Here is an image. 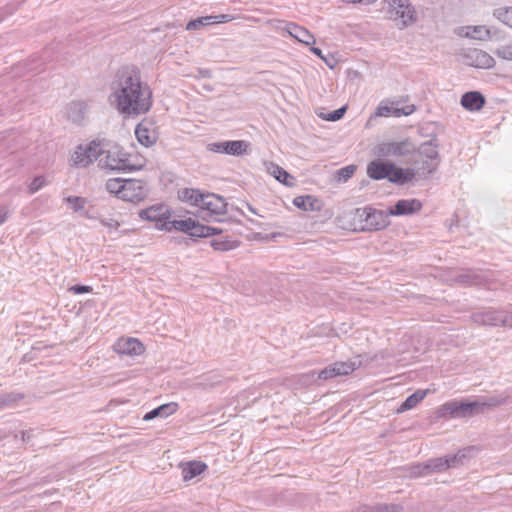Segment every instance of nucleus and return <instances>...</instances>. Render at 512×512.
I'll return each instance as SVG.
<instances>
[{
	"label": "nucleus",
	"instance_id": "nucleus-49",
	"mask_svg": "<svg viewBox=\"0 0 512 512\" xmlns=\"http://www.w3.org/2000/svg\"><path fill=\"white\" fill-rule=\"evenodd\" d=\"M495 54L504 60L512 61V44L500 46L496 49Z\"/></svg>",
	"mask_w": 512,
	"mask_h": 512
},
{
	"label": "nucleus",
	"instance_id": "nucleus-46",
	"mask_svg": "<svg viewBox=\"0 0 512 512\" xmlns=\"http://www.w3.org/2000/svg\"><path fill=\"white\" fill-rule=\"evenodd\" d=\"M393 109H394L393 106L389 105L385 101H381L380 104L377 106L374 115L377 117L393 116Z\"/></svg>",
	"mask_w": 512,
	"mask_h": 512
},
{
	"label": "nucleus",
	"instance_id": "nucleus-28",
	"mask_svg": "<svg viewBox=\"0 0 512 512\" xmlns=\"http://www.w3.org/2000/svg\"><path fill=\"white\" fill-rule=\"evenodd\" d=\"M427 395L426 390H416L414 393L409 395L397 409L398 413H403L417 406Z\"/></svg>",
	"mask_w": 512,
	"mask_h": 512
},
{
	"label": "nucleus",
	"instance_id": "nucleus-21",
	"mask_svg": "<svg viewBox=\"0 0 512 512\" xmlns=\"http://www.w3.org/2000/svg\"><path fill=\"white\" fill-rule=\"evenodd\" d=\"M486 103L484 95L479 91H468L461 96L460 104L468 111H479Z\"/></svg>",
	"mask_w": 512,
	"mask_h": 512
},
{
	"label": "nucleus",
	"instance_id": "nucleus-37",
	"mask_svg": "<svg viewBox=\"0 0 512 512\" xmlns=\"http://www.w3.org/2000/svg\"><path fill=\"white\" fill-rule=\"evenodd\" d=\"M123 182H124V179H121V178L109 179L106 182V189L108 192L114 193L118 198L122 199Z\"/></svg>",
	"mask_w": 512,
	"mask_h": 512
},
{
	"label": "nucleus",
	"instance_id": "nucleus-53",
	"mask_svg": "<svg viewBox=\"0 0 512 512\" xmlns=\"http://www.w3.org/2000/svg\"><path fill=\"white\" fill-rule=\"evenodd\" d=\"M33 429H29V430H23L21 431V439L23 442H29L31 440V438L33 437Z\"/></svg>",
	"mask_w": 512,
	"mask_h": 512
},
{
	"label": "nucleus",
	"instance_id": "nucleus-41",
	"mask_svg": "<svg viewBox=\"0 0 512 512\" xmlns=\"http://www.w3.org/2000/svg\"><path fill=\"white\" fill-rule=\"evenodd\" d=\"M65 202L71 205V208L74 212H82L84 211L86 199L79 196H68L65 199Z\"/></svg>",
	"mask_w": 512,
	"mask_h": 512
},
{
	"label": "nucleus",
	"instance_id": "nucleus-19",
	"mask_svg": "<svg viewBox=\"0 0 512 512\" xmlns=\"http://www.w3.org/2000/svg\"><path fill=\"white\" fill-rule=\"evenodd\" d=\"M115 351L125 355H140L144 351V345L136 338H121L115 344Z\"/></svg>",
	"mask_w": 512,
	"mask_h": 512
},
{
	"label": "nucleus",
	"instance_id": "nucleus-7",
	"mask_svg": "<svg viewBox=\"0 0 512 512\" xmlns=\"http://www.w3.org/2000/svg\"><path fill=\"white\" fill-rule=\"evenodd\" d=\"M388 13L391 19L400 20V29L414 25L418 21V14L411 0H389Z\"/></svg>",
	"mask_w": 512,
	"mask_h": 512
},
{
	"label": "nucleus",
	"instance_id": "nucleus-27",
	"mask_svg": "<svg viewBox=\"0 0 512 512\" xmlns=\"http://www.w3.org/2000/svg\"><path fill=\"white\" fill-rule=\"evenodd\" d=\"M204 192L194 188H183L178 191V198L192 206L199 207Z\"/></svg>",
	"mask_w": 512,
	"mask_h": 512
},
{
	"label": "nucleus",
	"instance_id": "nucleus-44",
	"mask_svg": "<svg viewBox=\"0 0 512 512\" xmlns=\"http://www.w3.org/2000/svg\"><path fill=\"white\" fill-rule=\"evenodd\" d=\"M404 507L401 504L378 503L374 505V512H401Z\"/></svg>",
	"mask_w": 512,
	"mask_h": 512
},
{
	"label": "nucleus",
	"instance_id": "nucleus-10",
	"mask_svg": "<svg viewBox=\"0 0 512 512\" xmlns=\"http://www.w3.org/2000/svg\"><path fill=\"white\" fill-rule=\"evenodd\" d=\"M170 211L163 204L152 205L146 209L139 211V217L142 220L155 222V227L161 231H172L173 227H170Z\"/></svg>",
	"mask_w": 512,
	"mask_h": 512
},
{
	"label": "nucleus",
	"instance_id": "nucleus-40",
	"mask_svg": "<svg viewBox=\"0 0 512 512\" xmlns=\"http://www.w3.org/2000/svg\"><path fill=\"white\" fill-rule=\"evenodd\" d=\"M81 159H83L84 161H88V159H86V153H85V148H84V145L80 144L79 146H77L74 154L72 155V161L74 163L75 166L77 167H87L89 166L91 163H86V162H79Z\"/></svg>",
	"mask_w": 512,
	"mask_h": 512
},
{
	"label": "nucleus",
	"instance_id": "nucleus-11",
	"mask_svg": "<svg viewBox=\"0 0 512 512\" xmlns=\"http://www.w3.org/2000/svg\"><path fill=\"white\" fill-rule=\"evenodd\" d=\"M250 143L245 140H225L206 145V150L213 153L231 156H242L248 153Z\"/></svg>",
	"mask_w": 512,
	"mask_h": 512
},
{
	"label": "nucleus",
	"instance_id": "nucleus-4",
	"mask_svg": "<svg viewBox=\"0 0 512 512\" xmlns=\"http://www.w3.org/2000/svg\"><path fill=\"white\" fill-rule=\"evenodd\" d=\"M170 227L174 230L180 231L190 237L193 241H198L202 238H208L214 235L223 233V230L200 223L197 219L186 218L181 220H172L169 223Z\"/></svg>",
	"mask_w": 512,
	"mask_h": 512
},
{
	"label": "nucleus",
	"instance_id": "nucleus-6",
	"mask_svg": "<svg viewBox=\"0 0 512 512\" xmlns=\"http://www.w3.org/2000/svg\"><path fill=\"white\" fill-rule=\"evenodd\" d=\"M471 320L477 325L512 328V310L489 307L473 312Z\"/></svg>",
	"mask_w": 512,
	"mask_h": 512
},
{
	"label": "nucleus",
	"instance_id": "nucleus-26",
	"mask_svg": "<svg viewBox=\"0 0 512 512\" xmlns=\"http://www.w3.org/2000/svg\"><path fill=\"white\" fill-rule=\"evenodd\" d=\"M455 282L464 286H477L483 282V277L474 270L466 269L458 273Z\"/></svg>",
	"mask_w": 512,
	"mask_h": 512
},
{
	"label": "nucleus",
	"instance_id": "nucleus-36",
	"mask_svg": "<svg viewBox=\"0 0 512 512\" xmlns=\"http://www.w3.org/2000/svg\"><path fill=\"white\" fill-rule=\"evenodd\" d=\"M212 24L213 23H212L211 15L203 16V17H198L196 19L190 20L186 24V30H188V31L198 30V29H200L202 27L209 26V25H212Z\"/></svg>",
	"mask_w": 512,
	"mask_h": 512
},
{
	"label": "nucleus",
	"instance_id": "nucleus-54",
	"mask_svg": "<svg viewBox=\"0 0 512 512\" xmlns=\"http://www.w3.org/2000/svg\"><path fill=\"white\" fill-rule=\"evenodd\" d=\"M197 73H198V76L201 78H211L212 77L211 70L206 69V68H199L197 70Z\"/></svg>",
	"mask_w": 512,
	"mask_h": 512
},
{
	"label": "nucleus",
	"instance_id": "nucleus-57",
	"mask_svg": "<svg viewBox=\"0 0 512 512\" xmlns=\"http://www.w3.org/2000/svg\"><path fill=\"white\" fill-rule=\"evenodd\" d=\"M404 114H405V109H403V107H401V108L394 107V109H393L394 117H401V116H404Z\"/></svg>",
	"mask_w": 512,
	"mask_h": 512
},
{
	"label": "nucleus",
	"instance_id": "nucleus-29",
	"mask_svg": "<svg viewBox=\"0 0 512 512\" xmlns=\"http://www.w3.org/2000/svg\"><path fill=\"white\" fill-rule=\"evenodd\" d=\"M473 450V447H467L464 449H460L455 454H447L445 455L446 463L449 464L450 468H456L461 465H464L465 461L470 457L469 453Z\"/></svg>",
	"mask_w": 512,
	"mask_h": 512
},
{
	"label": "nucleus",
	"instance_id": "nucleus-34",
	"mask_svg": "<svg viewBox=\"0 0 512 512\" xmlns=\"http://www.w3.org/2000/svg\"><path fill=\"white\" fill-rule=\"evenodd\" d=\"M445 457L432 458L425 462L428 475L431 473H441L449 469Z\"/></svg>",
	"mask_w": 512,
	"mask_h": 512
},
{
	"label": "nucleus",
	"instance_id": "nucleus-8",
	"mask_svg": "<svg viewBox=\"0 0 512 512\" xmlns=\"http://www.w3.org/2000/svg\"><path fill=\"white\" fill-rule=\"evenodd\" d=\"M440 144L437 138V134H431V139L421 143L417 148L415 147L414 153H418L420 156L425 157L427 160V168L423 167L428 174H434L441 162L440 154L438 151Z\"/></svg>",
	"mask_w": 512,
	"mask_h": 512
},
{
	"label": "nucleus",
	"instance_id": "nucleus-9",
	"mask_svg": "<svg viewBox=\"0 0 512 512\" xmlns=\"http://www.w3.org/2000/svg\"><path fill=\"white\" fill-rule=\"evenodd\" d=\"M415 146L408 140L381 142L373 148V153L377 157L386 159L390 156L404 157L414 153Z\"/></svg>",
	"mask_w": 512,
	"mask_h": 512
},
{
	"label": "nucleus",
	"instance_id": "nucleus-39",
	"mask_svg": "<svg viewBox=\"0 0 512 512\" xmlns=\"http://www.w3.org/2000/svg\"><path fill=\"white\" fill-rule=\"evenodd\" d=\"M347 107L342 106L338 109H335L329 113H321L319 114V117L323 120L329 121V122H336L342 119L346 113Z\"/></svg>",
	"mask_w": 512,
	"mask_h": 512
},
{
	"label": "nucleus",
	"instance_id": "nucleus-17",
	"mask_svg": "<svg viewBox=\"0 0 512 512\" xmlns=\"http://www.w3.org/2000/svg\"><path fill=\"white\" fill-rule=\"evenodd\" d=\"M179 468L181 469L183 481L188 482L205 472L208 469V466L203 461L191 460L188 462H181L179 464Z\"/></svg>",
	"mask_w": 512,
	"mask_h": 512
},
{
	"label": "nucleus",
	"instance_id": "nucleus-47",
	"mask_svg": "<svg viewBox=\"0 0 512 512\" xmlns=\"http://www.w3.org/2000/svg\"><path fill=\"white\" fill-rule=\"evenodd\" d=\"M317 381L319 380H329L336 377L335 367L334 365H330L320 371H316Z\"/></svg>",
	"mask_w": 512,
	"mask_h": 512
},
{
	"label": "nucleus",
	"instance_id": "nucleus-38",
	"mask_svg": "<svg viewBox=\"0 0 512 512\" xmlns=\"http://www.w3.org/2000/svg\"><path fill=\"white\" fill-rule=\"evenodd\" d=\"M316 370H311L306 373H302L297 376V384L303 387H308L313 384H317Z\"/></svg>",
	"mask_w": 512,
	"mask_h": 512
},
{
	"label": "nucleus",
	"instance_id": "nucleus-45",
	"mask_svg": "<svg viewBox=\"0 0 512 512\" xmlns=\"http://www.w3.org/2000/svg\"><path fill=\"white\" fill-rule=\"evenodd\" d=\"M356 171L355 165H348L345 167L340 168L337 171L338 181L340 182H346L348 179H350Z\"/></svg>",
	"mask_w": 512,
	"mask_h": 512
},
{
	"label": "nucleus",
	"instance_id": "nucleus-15",
	"mask_svg": "<svg viewBox=\"0 0 512 512\" xmlns=\"http://www.w3.org/2000/svg\"><path fill=\"white\" fill-rule=\"evenodd\" d=\"M422 202L416 198L400 199L388 208L391 216H406L418 213L422 209Z\"/></svg>",
	"mask_w": 512,
	"mask_h": 512
},
{
	"label": "nucleus",
	"instance_id": "nucleus-52",
	"mask_svg": "<svg viewBox=\"0 0 512 512\" xmlns=\"http://www.w3.org/2000/svg\"><path fill=\"white\" fill-rule=\"evenodd\" d=\"M101 224L109 229H118V227L120 226L119 222L113 218H108V219H101L100 220Z\"/></svg>",
	"mask_w": 512,
	"mask_h": 512
},
{
	"label": "nucleus",
	"instance_id": "nucleus-60",
	"mask_svg": "<svg viewBox=\"0 0 512 512\" xmlns=\"http://www.w3.org/2000/svg\"><path fill=\"white\" fill-rule=\"evenodd\" d=\"M403 109H405L404 116H408V115L412 114L415 111V106L414 105H407V106L403 107Z\"/></svg>",
	"mask_w": 512,
	"mask_h": 512
},
{
	"label": "nucleus",
	"instance_id": "nucleus-2",
	"mask_svg": "<svg viewBox=\"0 0 512 512\" xmlns=\"http://www.w3.org/2000/svg\"><path fill=\"white\" fill-rule=\"evenodd\" d=\"M511 394L504 391L498 395L488 397H479L475 400L469 399H452L435 410L436 419H461L471 418L478 414L484 413L485 409L504 405L508 402Z\"/></svg>",
	"mask_w": 512,
	"mask_h": 512
},
{
	"label": "nucleus",
	"instance_id": "nucleus-1",
	"mask_svg": "<svg viewBox=\"0 0 512 512\" xmlns=\"http://www.w3.org/2000/svg\"><path fill=\"white\" fill-rule=\"evenodd\" d=\"M111 91L110 103L125 117L146 114L153 106L152 90L142 81L137 66L125 65L119 68L111 83Z\"/></svg>",
	"mask_w": 512,
	"mask_h": 512
},
{
	"label": "nucleus",
	"instance_id": "nucleus-48",
	"mask_svg": "<svg viewBox=\"0 0 512 512\" xmlns=\"http://www.w3.org/2000/svg\"><path fill=\"white\" fill-rule=\"evenodd\" d=\"M46 185V179L44 176L38 175L34 177L30 185L28 186V190L30 194H34L43 188Z\"/></svg>",
	"mask_w": 512,
	"mask_h": 512
},
{
	"label": "nucleus",
	"instance_id": "nucleus-31",
	"mask_svg": "<svg viewBox=\"0 0 512 512\" xmlns=\"http://www.w3.org/2000/svg\"><path fill=\"white\" fill-rule=\"evenodd\" d=\"M85 153H86V163H92L94 160H97L99 157L104 155L105 149L101 147V142L97 140H93L87 145H84ZM84 160L81 159L79 162Z\"/></svg>",
	"mask_w": 512,
	"mask_h": 512
},
{
	"label": "nucleus",
	"instance_id": "nucleus-59",
	"mask_svg": "<svg viewBox=\"0 0 512 512\" xmlns=\"http://www.w3.org/2000/svg\"><path fill=\"white\" fill-rule=\"evenodd\" d=\"M310 51H311L314 55L318 56L319 58H321V59H323V58H324L323 52H322V50H321L320 48H318V47H313V46H312V47L310 48Z\"/></svg>",
	"mask_w": 512,
	"mask_h": 512
},
{
	"label": "nucleus",
	"instance_id": "nucleus-32",
	"mask_svg": "<svg viewBox=\"0 0 512 512\" xmlns=\"http://www.w3.org/2000/svg\"><path fill=\"white\" fill-rule=\"evenodd\" d=\"M210 245L214 250L217 251H229L238 247L239 242L232 240L230 237L225 236L218 239H212Z\"/></svg>",
	"mask_w": 512,
	"mask_h": 512
},
{
	"label": "nucleus",
	"instance_id": "nucleus-63",
	"mask_svg": "<svg viewBox=\"0 0 512 512\" xmlns=\"http://www.w3.org/2000/svg\"><path fill=\"white\" fill-rule=\"evenodd\" d=\"M82 216H84L85 218L87 219H96V216H94L92 213H90L89 211H83L82 213Z\"/></svg>",
	"mask_w": 512,
	"mask_h": 512
},
{
	"label": "nucleus",
	"instance_id": "nucleus-3",
	"mask_svg": "<svg viewBox=\"0 0 512 512\" xmlns=\"http://www.w3.org/2000/svg\"><path fill=\"white\" fill-rule=\"evenodd\" d=\"M366 173L368 177L375 181L388 180L390 183L403 186L416 177L417 172L414 168H403L396 163L382 157L370 161L367 164Z\"/></svg>",
	"mask_w": 512,
	"mask_h": 512
},
{
	"label": "nucleus",
	"instance_id": "nucleus-50",
	"mask_svg": "<svg viewBox=\"0 0 512 512\" xmlns=\"http://www.w3.org/2000/svg\"><path fill=\"white\" fill-rule=\"evenodd\" d=\"M92 287L83 284H75L69 288V291L74 294H86L92 292Z\"/></svg>",
	"mask_w": 512,
	"mask_h": 512
},
{
	"label": "nucleus",
	"instance_id": "nucleus-24",
	"mask_svg": "<svg viewBox=\"0 0 512 512\" xmlns=\"http://www.w3.org/2000/svg\"><path fill=\"white\" fill-rule=\"evenodd\" d=\"M267 171L270 175H272L281 184H283L287 187H292L294 185L295 177L292 176L290 173H288L281 166H279L273 162H269L267 164Z\"/></svg>",
	"mask_w": 512,
	"mask_h": 512
},
{
	"label": "nucleus",
	"instance_id": "nucleus-33",
	"mask_svg": "<svg viewBox=\"0 0 512 512\" xmlns=\"http://www.w3.org/2000/svg\"><path fill=\"white\" fill-rule=\"evenodd\" d=\"M25 398V394L12 391L9 393H0V410L12 407L15 403Z\"/></svg>",
	"mask_w": 512,
	"mask_h": 512
},
{
	"label": "nucleus",
	"instance_id": "nucleus-30",
	"mask_svg": "<svg viewBox=\"0 0 512 512\" xmlns=\"http://www.w3.org/2000/svg\"><path fill=\"white\" fill-rule=\"evenodd\" d=\"M466 32L464 34L465 37L480 40V41H486L491 39V30L487 28L486 26L479 25V26H467L465 27Z\"/></svg>",
	"mask_w": 512,
	"mask_h": 512
},
{
	"label": "nucleus",
	"instance_id": "nucleus-35",
	"mask_svg": "<svg viewBox=\"0 0 512 512\" xmlns=\"http://www.w3.org/2000/svg\"><path fill=\"white\" fill-rule=\"evenodd\" d=\"M493 16L505 25L512 28V6L496 8L493 11Z\"/></svg>",
	"mask_w": 512,
	"mask_h": 512
},
{
	"label": "nucleus",
	"instance_id": "nucleus-58",
	"mask_svg": "<svg viewBox=\"0 0 512 512\" xmlns=\"http://www.w3.org/2000/svg\"><path fill=\"white\" fill-rule=\"evenodd\" d=\"M358 512H374V505H373V506H370V505H361V506L358 508Z\"/></svg>",
	"mask_w": 512,
	"mask_h": 512
},
{
	"label": "nucleus",
	"instance_id": "nucleus-42",
	"mask_svg": "<svg viewBox=\"0 0 512 512\" xmlns=\"http://www.w3.org/2000/svg\"><path fill=\"white\" fill-rule=\"evenodd\" d=\"M406 470L408 471V476L410 478H418L428 475L425 462L411 465Z\"/></svg>",
	"mask_w": 512,
	"mask_h": 512
},
{
	"label": "nucleus",
	"instance_id": "nucleus-23",
	"mask_svg": "<svg viewBox=\"0 0 512 512\" xmlns=\"http://www.w3.org/2000/svg\"><path fill=\"white\" fill-rule=\"evenodd\" d=\"M293 204L303 211H320L323 206L322 200L312 195H301L293 199Z\"/></svg>",
	"mask_w": 512,
	"mask_h": 512
},
{
	"label": "nucleus",
	"instance_id": "nucleus-55",
	"mask_svg": "<svg viewBox=\"0 0 512 512\" xmlns=\"http://www.w3.org/2000/svg\"><path fill=\"white\" fill-rule=\"evenodd\" d=\"M431 125L422 126L420 128V132L422 136H427L431 138V134H436L435 132L431 131L429 132Z\"/></svg>",
	"mask_w": 512,
	"mask_h": 512
},
{
	"label": "nucleus",
	"instance_id": "nucleus-18",
	"mask_svg": "<svg viewBox=\"0 0 512 512\" xmlns=\"http://www.w3.org/2000/svg\"><path fill=\"white\" fill-rule=\"evenodd\" d=\"M88 105L85 101H72L66 105L65 114L68 120L81 125L87 114Z\"/></svg>",
	"mask_w": 512,
	"mask_h": 512
},
{
	"label": "nucleus",
	"instance_id": "nucleus-16",
	"mask_svg": "<svg viewBox=\"0 0 512 512\" xmlns=\"http://www.w3.org/2000/svg\"><path fill=\"white\" fill-rule=\"evenodd\" d=\"M135 136L138 142L145 147L152 146L158 139L157 132L153 128V123L147 119H143L137 124L135 128Z\"/></svg>",
	"mask_w": 512,
	"mask_h": 512
},
{
	"label": "nucleus",
	"instance_id": "nucleus-5",
	"mask_svg": "<svg viewBox=\"0 0 512 512\" xmlns=\"http://www.w3.org/2000/svg\"><path fill=\"white\" fill-rule=\"evenodd\" d=\"M99 165L111 171L131 172L139 169L130 163V155L118 145L105 149L104 156L100 158Z\"/></svg>",
	"mask_w": 512,
	"mask_h": 512
},
{
	"label": "nucleus",
	"instance_id": "nucleus-51",
	"mask_svg": "<svg viewBox=\"0 0 512 512\" xmlns=\"http://www.w3.org/2000/svg\"><path fill=\"white\" fill-rule=\"evenodd\" d=\"M212 23H227L233 20V16L230 14H219V15H211Z\"/></svg>",
	"mask_w": 512,
	"mask_h": 512
},
{
	"label": "nucleus",
	"instance_id": "nucleus-20",
	"mask_svg": "<svg viewBox=\"0 0 512 512\" xmlns=\"http://www.w3.org/2000/svg\"><path fill=\"white\" fill-rule=\"evenodd\" d=\"M285 31L291 37L295 38L297 41L307 46L313 45L315 43L314 35L305 27L299 26L294 22L286 23Z\"/></svg>",
	"mask_w": 512,
	"mask_h": 512
},
{
	"label": "nucleus",
	"instance_id": "nucleus-43",
	"mask_svg": "<svg viewBox=\"0 0 512 512\" xmlns=\"http://www.w3.org/2000/svg\"><path fill=\"white\" fill-rule=\"evenodd\" d=\"M333 365L335 367L336 377L348 375L352 373L355 369L354 364L348 362H336Z\"/></svg>",
	"mask_w": 512,
	"mask_h": 512
},
{
	"label": "nucleus",
	"instance_id": "nucleus-61",
	"mask_svg": "<svg viewBox=\"0 0 512 512\" xmlns=\"http://www.w3.org/2000/svg\"><path fill=\"white\" fill-rule=\"evenodd\" d=\"M403 109H405L404 116H408V115L412 114L415 111V106L414 105H407V106L403 107Z\"/></svg>",
	"mask_w": 512,
	"mask_h": 512
},
{
	"label": "nucleus",
	"instance_id": "nucleus-13",
	"mask_svg": "<svg viewBox=\"0 0 512 512\" xmlns=\"http://www.w3.org/2000/svg\"><path fill=\"white\" fill-rule=\"evenodd\" d=\"M122 192V200L132 203H138L147 196L145 182L138 179H124Z\"/></svg>",
	"mask_w": 512,
	"mask_h": 512
},
{
	"label": "nucleus",
	"instance_id": "nucleus-22",
	"mask_svg": "<svg viewBox=\"0 0 512 512\" xmlns=\"http://www.w3.org/2000/svg\"><path fill=\"white\" fill-rule=\"evenodd\" d=\"M467 59L471 61L470 65L476 68L488 69L495 65L494 58L487 52L480 49L469 50Z\"/></svg>",
	"mask_w": 512,
	"mask_h": 512
},
{
	"label": "nucleus",
	"instance_id": "nucleus-64",
	"mask_svg": "<svg viewBox=\"0 0 512 512\" xmlns=\"http://www.w3.org/2000/svg\"><path fill=\"white\" fill-rule=\"evenodd\" d=\"M342 2L345 4H357V3L363 4L362 0H342Z\"/></svg>",
	"mask_w": 512,
	"mask_h": 512
},
{
	"label": "nucleus",
	"instance_id": "nucleus-56",
	"mask_svg": "<svg viewBox=\"0 0 512 512\" xmlns=\"http://www.w3.org/2000/svg\"><path fill=\"white\" fill-rule=\"evenodd\" d=\"M7 210L5 208H0V225L6 222L7 220Z\"/></svg>",
	"mask_w": 512,
	"mask_h": 512
},
{
	"label": "nucleus",
	"instance_id": "nucleus-25",
	"mask_svg": "<svg viewBox=\"0 0 512 512\" xmlns=\"http://www.w3.org/2000/svg\"><path fill=\"white\" fill-rule=\"evenodd\" d=\"M178 407L179 406L176 402L162 404V405L150 410L149 412H147L144 415L143 420L150 421L157 417L166 418V417L174 414L178 410Z\"/></svg>",
	"mask_w": 512,
	"mask_h": 512
},
{
	"label": "nucleus",
	"instance_id": "nucleus-14",
	"mask_svg": "<svg viewBox=\"0 0 512 512\" xmlns=\"http://www.w3.org/2000/svg\"><path fill=\"white\" fill-rule=\"evenodd\" d=\"M199 208L208 216L227 213V203L221 196L214 193H204Z\"/></svg>",
	"mask_w": 512,
	"mask_h": 512
},
{
	"label": "nucleus",
	"instance_id": "nucleus-12",
	"mask_svg": "<svg viewBox=\"0 0 512 512\" xmlns=\"http://www.w3.org/2000/svg\"><path fill=\"white\" fill-rule=\"evenodd\" d=\"M361 220L364 222L362 230L376 231L387 227L390 223V214L382 210H377L371 207H366L359 214Z\"/></svg>",
	"mask_w": 512,
	"mask_h": 512
},
{
	"label": "nucleus",
	"instance_id": "nucleus-62",
	"mask_svg": "<svg viewBox=\"0 0 512 512\" xmlns=\"http://www.w3.org/2000/svg\"><path fill=\"white\" fill-rule=\"evenodd\" d=\"M322 60H324V62L326 63V65H327L328 67H330V68H333V67L335 66V61H334V59L329 60V59H327V58L324 56V58H323Z\"/></svg>",
	"mask_w": 512,
	"mask_h": 512
}]
</instances>
